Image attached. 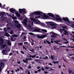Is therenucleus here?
I'll return each mask as SVG.
<instances>
[{
    "label": "nucleus",
    "mask_w": 74,
    "mask_h": 74,
    "mask_svg": "<svg viewBox=\"0 0 74 74\" xmlns=\"http://www.w3.org/2000/svg\"><path fill=\"white\" fill-rule=\"evenodd\" d=\"M12 53H10L9 54V56H11V55H12Z\"/></svg>",
    "instance_id": "obj_60"
},
{
    "label": "nucleus",
    "mask_w": 74,
    "mask_h": 74,
    "mask_svg": "<svg viewBox=\"0 0 74 74\" xmlns=\"http://www.w3.org/2000/svg\"><path fill=\"white\" fill-rule=\"evenodd\" d=\"M31 21H33L34 22H35L36 21V19H35V18H31Z\"/></svg>",
    "instance_id": "obj_28"
},
{
    "label": "nucleus",
    "mask_w": 74,
    "mask_h": 74,
    "mask_svg": "<svg viewBox=\"0 0 74 74\" xmlns=\"http://www.w3.org/2000/svg\"><path fill=\"white\" fill-rule=\"evenodd\" d=\"M8 44L9 45H11V43H10V41H9V40H8Z\"/></svg>",
    "instance_id": "obj_42"
},
{
    "label": "nucleus",
    "mask_w": 74,
    "mask_h": 74,
    "mask_svg": "<svg viewBox=\"0 0 74 74\" xmlns=\"http://www.w3.org/2000/svg\"><path fill=\"white\" fill-rule=\"evenodd\" d=\"M5 14V13L4 12H2L0 13V15H3V16H4Z\"/></svg>",
    "instance_id": "obj_20"
},
{
    "label": "nucleus",
    "mask_w": 74,
    "mask_h": 74,
    "mask_svg": "<svg viewBox=\"0 0 74 74\" xmlns=\"http://www.w3.org/2000/svg\"><path fill=\"white\" fill-rule=\"evenodd\" d=\"M64 43H65L66 44H69V42L68 41H67V42H64Z\"/></svg>",
    "instance_id": "obj_58"
},
{
    "label": "nucleus",
    "mask_w": 74,
    "mask_h": 74,
    "mask_svg": "<svg viewBox=\"0 0 74 74\" xmlns=\"http://www.w3.org/2000/svg\"><path fill=\"white\" fill-rule=\"evenodd\" d=\"M15 14L16 16H17V17H20L21 16V14L19 13L18 12H15Z\"/></svg>",
    "instance_id": "obj_12"
},
{
    "label": "nucleus",
    "mask_w": 74,
    "mask_h": 74,
    "mask_svg": "<svg viewBox=\"0 0 74 74\" xmlns=\"http://www.w3.org/2000/svg\"><path fill=\"white\" fill-rule=\"evenodd\" d=\"M15 26L16 27V28H17L18 29H19V31L21 30V24L19 23H18L17 24L15 25Z\"/></svg>",
    "instance_id": "obj_6"
},
{
    "label": "nucleus",
    "mask_w": 74,
    "mask_h": 74,
    "mask_svg": "<svg viewBox=\"0 0 74 74\" xmlns=\"http://www.w3.org/2000/svg\"><path fill=\"white\" fill-rule=\"evenodd\" d=\"M23 49H25V50H26V48L24 46H23Z\"/></svg>",
    "instance_id": "obj_61"
},
{
    "label": "nucleus",
    "mask_w": 74,
    "mask_h": 74,
    "mask_svg": "<svg viewBox=\"0 0 74 74\" xmlns=\"http://www.w3.org/2000/svg\"><path fill=\"white\" fill-rule=\"evenodd\" d=\"M43 59H44L45 60L48 59V56H45V58H43Z\"/></svg>",
    "instance_id": "obj_38"
},
{
    "label": "nucleus",
    "mask_w": 74,
    "mask_h": 74,
    "mask_svg": "<svg viewBox=\"0 0 74 74\" xmlns=\"http://www.w3.org/2000/svg\"><path fill=\"white\" fill-rule=\"evenodd\" d=\"M23 62H24V63H26V60H23Z\"/></svg>",
    "instance_id": "obj_56"
},
{
    "label": "nucleus",
    "mask_w": 74,
    "mask_h": 74,
    "mask_svg": "<svg viewBox=\"0 0 74 74\" xmlns=\"http://www.w3.org/2000/svg\"><path fill=\"white\" fill-rule=\"evenodd\" d=\"M69 55L70 56H73V55H74V54H69Z\"/></svg>",
    "instance_id": "obj_55"
},
{
    "label": "nucleus",
    "mask_w": 74,
    "mask_h": 74,
    "mask_svg": "<svg viewBox=\"0 0 74 74\" xmlns=\"http://www.w3.org/2000/svg\"><path fill=\"white\" fill-rule=\"evenodd\" d=\"M68 48H74V47H72L71 46H68Z\"/></svg>",
    "instance_id": "obj_49"
},
{
    "label": "nucleus",
    "mask_w": 74,
    "mask_h": 74,
    "mask_svg": "<svg viewBox=\"0 0 74 74\" xmlns=\"http://www.w3.org/2000/svg\"><path fill=\"white\" fill-rule=\"evenodd\" d=\"M44 73H45V74H48V72L47 71H44Z\"/></svg>",
    "instance_id": "obj_50"
},
{
    "label": "nucleus",
    "mask_w": 74,
    "mask_h": 74,
    "mask_svg": "<svg viewBox=\"0 0 74 74\" xmlns=\"http://www.w3.org/2000/svg\"><path fill=\"white\" fill-rule=\"evenodd\" d=\"M64 30H65V29L64 28V29H60V32L61 33H62V32H63V31H64Z\"/></svg>",
    "instance_id": "obj_24"
},
{
    "label": "nucleus",
    "mask_w": 74,
    "mask_h": 74,
    "mask_svg": "<svg viewBox=\"0 0 74 74\" xmlns=\"http://www.w3.org/2000/svg\"><path fill=\"white\" fill-rule=\"evenodd\" d=\"M50 34H53V35L51 36V37H56V36H58V34H56L55 33L52 32H50Z\"/></svg>",
    "instance_id": "obj_8"
},
{
    "label": "nucleus",
    "mask_w": 74,
    "mask_h": 74,
    "mask_svg": "<svg viewBox=\"0 0 74 74\" xmlns=\"http://www.w3.org/2000/svg\"><path fill=\"white\" fill-rule=\"evenodd\" d=\"M9 11L10 12H11L12 13H14V12H16V10L14 9V8H10L9 10Z\"/></svg>",
    "instance_id": "obj_11"
},
{
    "label": "nucleus",
    "mask_w": 74,
    "mask_h": 74,
    "mask_svg": "<svg viewBox=\"0 0 74 74\" xmlns=\"http://www.w3.org/2000/svg\"><path fill=\"white\" fill-rule=\"evenodd\" d=\"M50 67H48V66H45V69L46 70H48V69H49Z\"/></svg>",
    "instance_id": "obj_35"
},
{
    "label": "nucleus",
    "mask_w": 74,
    "mask_h": 74,
    "mask_svg": "<svg viewBox=\"0 0 74 74\" xmlns=\"http://www.w3.org/2000/svg\"><path fill=\"white\" fill-rule=\"evenodd\" d=\"M12 18L13 20H15V19L16 20V19H17V18L16 17H13Z\"/></svg>",
    "instance_id": "obj_36"
},
{
    "label": "nucleus",
    "mask_w": 74,
    "mask_h": 74,
    "mask_svg": "<svg viewBox=\"0 0 74 74\" xmlns=\"http://www.w3.org/2000/svg\"><path fill=\"white\" fill-rule=\"evenodd\" d=\"M64 31V35H69V34H68V32L67 31V30L65 29Z\"/></svg>",
    "instance_id": "obj_16"
},
{
    "label": "nucleus",
    "mask_w": 74,
    "mask_h": 74,
    "mask_svg": "<svg viewBox=\"0 0 74 74\" xmlns=\"http://www.w3.org/2000/svg\"><path fill=\"white\" fill-rule=\"evenodd\" d=\"M53 19V20H56V21H59L60 22H62V21L61 18H58L57 17H54Z\"/></svg>",
    "instance_id": "obj_7"
},
{
    "label": "nucleus",
    "mask_w": 74,
    "mask_h": 74,
    "mask_svg": "<svg viewBox=\"0 0 74 74\" xmlns=\"http://www.w3.org/2000/svg\"><path fill=\"white\" fill-rule=\"evenodd\" d=\"M32 15H37L42 16V14H44V13L39 11L35 12H34L32 13Z\"/></svg>",
    "instance_id": "obj_2"
},
{
    "label": "nucleus",
    "mask_w": 74,
    "mask_h": 74,
    "mask_svg": "<svg viewBox=\"0 0 74 74\" xmlns=\"http://www.w3.org/2000/svg\"><path fill=\"white\" fill-rule=\"evenodd\" d=\"M68 72L69 74H71V73H72L73 71H72L70 70V69L69 68H68Z\"/></svg>",
    "instance_id": "obj_23"
},
{
    "label": "nucleus",
    "mask_w": 74,
    "mask_h": 74,
    "mask_svg": "<svg viewBox=\"0 0 74 74\" xmlns=\"http://www.w3.org/2000/svg\"><path fill=\"white\" fill-rule=\"evenodd\" d=\"M5 19V18L3 16H1L0 18V21H3Z\"/></svg>",
    "instance_id": "obj_17"
},
{
    "label": "nucleus",
    "mask_w": 74,
    "mask_h": 74,
    "mask_svg": "<svg viewBox=\"0 0 74 74\" xmlns=\"http://www.w3.org/2000/svg\"><path fill=\"white\" fill-rule=\"evenodd\" d=\"M18 44L19 45H20V46H21V45H23V43L22 42L18 43Z\"/></svg>",
    "instance_id": "obj_40"
},
{
    "label": "nucleus",
    "mask_w": 74,
    "mask_h": 74,
    "mask_svg": "<svg viewBox=\"0 0 74 74\" xmlns=\"http://www.w3.org/2000/svg\"><path fill=\"white\" fill-rule=\"evenodd\" d=\"M13 31L12 30L10 32V34H12L13 33Z\"/></svg>",
    "instance_id": "obj_45"
},
{
    "label": "nucleus",
    "mask_w": 74,
    "mask_h": 74,
    "mask_svg": "<svg viewBox=\"0 0 74 74\" xmlns=\"http://www.w3.org/2000/svg\"><path fill=\"white\" fill-rule=\"evenodd\" d=\"M5 34L6 36L7 37H10V34H8V33L7 32H5Z\"/></svg>",
    "instance_id": "obj_26"
},
{
    "label": "nucleus",
    "mask_w": 74,
    "mask_h": 74,
    "mask_svg": "<svg viewBox=\"0 0 74 74\" xmlns=\"http://www.w3.org/2000/svg\"><path fill=\"white\" fill-rule=\"evenodd\" d=\"M1 62V61L0 60V62ZM4 63L2 62L0 63V67H3L4 66Z\"/></svg>",
    "instance_id": "obj_19"
},
{
    "label": "nucleus",
    "mask_w": 74,
    "mask_h": 74,
    "mask_svg": "<svg viewBox=\"0 0 74 74\" xmlns=\"http://www.w3.org/2000/svg\"><path fill=\"white\" fill-rule=\"evenodd\" d=\"M62 47H64V48H65V47H66V46H61L60 47H59V48H62Z\"/></svg>",
    "instance_id": "obj_51"
},
{
    "label": "nucleus",
    "mask_w": 74,
    "mask_h": 74,
    "mask_svg": "<svg viewBox=\"0 0 74 74\" xmlns=\"http://www.w3.org/2000/svg\"><path fill=\"white\" fill-rule=\"evenodd\" d=\"M29 50L31 52H33V53H34V51H34V49H32V50L30 49H29Z\"/></svg>",
    "instance_id": "obj_34"
},
{
    "label": "nucleus",
    "mask_w": 74,
    "mask_h": 74,
    "mask_svg": "<svg viewBox=\"0 0 74 74\" xmlns=\"http://www.w3.org/2000/svg\"><path fill=\"white\" fill-rule=\"evenodd\" d=\"M50 71H52V70H53V71H54V69H53L52 68H51L50 69Z\"/></svg>",
    "instance_id": "obj_53"
},
{
    "label": "nucleus",
    "mask_w": 74,
    "mask_h": 74,
    "mask_svg": "<svg viewBox=\"0 0 74 74\" xmlns=\"http://www.w3.org/2000/svg\"><path fill=\"white\" fill-rule=\"evenodd\" d=\"M31 68H32V66H31L30 65H29L28 69H31Z\"/></svg>",
    "instance_id": "obj_57"
},
{
    "label": "nucleus",
    "mask_w": 74,
    "mask_h": 74,
    "mask_svg": "<svg viewBox=\"0 0 74 74\" xmlns=\"http://www.w3.org/2000/svg\"><path fill=\"white\" fill-rule=\"evenodd\" d=\"M37 36L38 37V38L42 39L46 37V35H43L40 36L37 35Z\"/></svg>",
    "instance_id": "obj_10"
},
{
    "label": "nucleus",
    "mask_w": 74,
    "mask_h": 74,
    "mask_svg": "<svg viewBox=\"0 0 74 74\" xmlns=\"http://www.w3.org/2000/svg\"><path fill=\"white\" fill-rule=\"evenodd\" d=\"M53 57L52 56H51V59H52V60H53Z\"/></svg>",
    "instance_id": "obj_54"
},
{
    "label": "nucleus",
    "mask_w": 74,
    "mask_h": 74,
    "mask_svg": "<svg viewBox=\"0 0 74 74\" xmlns=\"http://www.w3.org/2000/svg\"><path fill=\"white\" fill-rule=\"evenodd\" d=\"M28 58H27L25 59V61H26V63H28Z\"/></svg>",
    "instance_id": "obj_39"
},
{
    "label": "nucleus",
    "mask_w": 74,
    "mask_h": 74,
    "mask_svg": "<svg viewBox=\"0 0 74 74\" xmlns=\"http://www.w3.org/2000/svg\"><path fill=\"white\" fill-rule=\"evenodd\" d=\"M12 36L13 37H18V35L16 34H14V35H12Z\"/></svg>",
    "instance_id": "obj_31"
},
{
    "label": "nucleus",
    "mask_w": 74,
    "mask_h": 74,
    "mask_svg": "<svg viewBox=\"0 0 74 74\" xmlns=\"http://www.w3.org/2000/svg\"><path fill=\"white\" fill-rule=\"evenodd\" d=\"M40 16H35V19H37V18H40Z\"/></svg>",
    "instance_id": "obj_47"
},
{
    "label": "nucleus",
    "mask_w": 74,
    "mask_h": 74,
    "mask_svg": "<svg viewBox=\"0 0 74 74\" xmlns=\"http://www.w3.org/2000/svg\"><path fill=\"white\" fill-rule=\"evenodd\" d=\"M18 10L19 11V12L20 13V14H22V12L24 14H26V11L25 9H19Z\"/></svg>",
    "instance_id": "obj_5"
},
{
    "label": "nucleus",
    "mask_w": 74,
    "mask_h": 74,
    "mask_svg": "<svg viewBox=\"0 0 74 74\" xmlns=\"http://www.w3.org/2000/svg\"><path fill=\"white\" fill-rule=\"evenodd\" d=\"M53 63L54 64H56V63H57V64H58V63H59V61H53Z\"/></svg>",
    "instance_id": "obj_29"
},
{
    "label": "nucleus",
    "mask_w": 74,
    "mask_h": 74,
    "mask_svg": "<svg viewBox=\"0 0 74 74\" xmlns=\"http://www.w3.org/2000/svg\"><path fill=\"white\" fill-rule=\"evenodd\" d=\"M3 30L5 32H7V29H6V28H3Z\"/></svg>",
    "instance_id": "obj_44"
},
{
    "label": "nucleus",
    "mask_w": 74,
    "mask_h": 74,
    "mask_svg": "<svg viewBox=\"0 0 74 74\" xmlns=\"http://www.w3.org/2000/svg\"><path fill=\"white\" fill-rule=\"evenodd\" d=\"M29 55L30 56L29 57L30 58H36V55L32 56V55H31L29 54Z\"/></svg>",
    "instance_id": "obj_21"
},
{
    "label": "nucleus",
    "mask_w": 74,
    "mask_h": 74,
    "mask_svg": "<svg viewBox=\"0 0 74 74\" xmlns=\"http://www.w3.org/2000/svg\"><path fill=\"white\" fill-rule=\"evenodd\" d=\"M40 25H41V26H44V25H45V24H44V23H42L41 22L40 23Z\"/></svg>",
    "instance_id": "obj_37"
},
{
    "label": "nucleus",
    "mask_w": 74,
    "mask_h": 74,
    "mask_svg": "<svg viewBox=\"0 0 74 74\" xmlns=\"http://www.w3.org/2000/svg\"><path fill=\"white\" fill-rule=\"evenodd\" d=\"M2 53L3 55H7V53H7V51L6 50H3L2 51Z\"/></svg>",
    "instance_id": "obj_15"
},
{
    "label": "nucleus",
    "mask_w": 74,
    "mask_h": 74,
    "mask_svg": "<svg viewBox=\"0 0 74 74\" xmlns=\"http://www.w3.org/2000/svg\"><path fill=\"white\" fill-rule=\"evenodd\" d=\"M19 69H21V70H23V69L20 66Z\"/></svg>",
    "instance_id": "obj_63"
},
{
    "label": "nucleus",
    "mask_w": 74,
    "mask_h": 74,
    "mask_svg": "<svg viewBox=\"0 0 74 74\" xmlns=\"http://www.w3.org/2000/svg\"><path fill=\"white\" fill-rule=\"evenodd\" d=\"M30 29H32V30H33L34 32H40V28L37 27H34L33 28H30Z\"/></svg>",
    "instance_id": "obj_3"
},
{
    "label": "nucleus",
    "mask_w": 74,
    "mask_h": 74,
    "mask_svg": "<svg viewBox=\"0 0 74 74\" xmlns=\"http://www.w3.org/2000/svg\"><path fill=\"white\" fill-rule=\"evenodd\" d=\"M21 52L22 54H25V53H24L23 51H21Z\"/></svg>",
    "instance_id": "obj_52"
},
{
    "label": "nucleus",
    "mask_w": 74,
    "mask_h": 74,
    "mask_svg": "<svg viewBox=\"0 0 74 74\" xmlns=\"http://www.w3.org/2000/svg\"><path fill=\"white\" fill-rule=\"evenodd\" d=\"M29 34H30V35H34V34L32 33H29Z\"/></svg>",
    "instance_id": "obj_46"
},
{
    "label": "nucleus",
    "mask_w": 74,
    "mask_h": 74,
    "mask_svg": "<svg viewBox=\"0 0 74 74\" xmlns=\"http://www.w3.org/2000/svg\"><path fill=\"white\" fill-rule=\"evenodd\" d=\"M62 27L63 28H64L63 29H65V28H66V27L64 26H63Z\"/></svg>",
    "instance_id": "obj_64"
},
{
    "label": "nucleus",
    "mask_w": 74,
    "mask_h": 74,
    "mask_svg": "<svg viewBox=\"0 0 74 74\" xmlns=\"http://www.w3.org/2000/svg\"><path fill=\"white\" fill-rule=\"evenodd\" d=\"M46 42H47V43L48 44H50V45L51 44V43L49 41L47 40H46Z\"/></svg>",
    "instance_id": "obj_33"
},
{
    "label": "nucleus",
    "mask_w": 74,
    "mask_h": 74,
    "mask_svg": "<svg viewBox=\"0 0 74 74\" xmlns=\"http://www.w3.org/2000/svg\"><path fill=\"white\" fill-rule=\"evenodd\" d=\"M54 42H55L57 44H59V45H60V44L59 43H58V42H57V41H54Z\"/></svg>",
    "instance_id": "obj_41"
},
{
    "label": "nucleus",
    "mask_w": 74,
    "mask_h": 74,
    "mask_svg": "<svg viewBox=\"0 0 74 74\" xmlns=\"http://www.w3.org/2000/svg\"><path fill=\"white\" fill-rule=\"evenodd\" d=\"M15 38H14L13 37H11V41H14L15 40H16Z\"/></svg>",
    "instance_id": "obj_27"
},
{
    "label": "nucleus",
    "mask_w": 74,
    "mask_h": 74,
    "mask_svg": "<svg viewBox=\"0 0 74 74\" xmlns=\"http://www.w3.org/2000/svg\"><path fill=\"white\" fill-rule=\"evenodd\" d=\"M67 22H68V23H74V22H71L69 21V20H68V21H67Z\"/></svg>",
    "instance_id": "obj_30"
},
{
    "label": "nucleus",
    "mask_w": 74,
    "mask_h": 74,
    "mask_svg": "<svg viewBox=\"0 0 74 74\" xmlns=\"http://www.w3.org/2000/svg\"><path fill=\"white\" fill-rule=\"evenodd\" d=\"M10 29H11V28L10 27H8L7 28V30L8 31H9V30H10Z\"/></svg>",
    "instance_id": "obj_48"
},
{
    "label": "nucleus",
    "mask_w": 74,
    "mask_h": 74,
    "mask_svg": "<svg viewBox=\"0 0 74 74\" xmlns=\"http://www.w3.org/2000/svg\"><path fill=\"white\" fill-rule=\"evenodd\" d=\"M41 30H42V32H44L45 33H47V30L45 29H42Z\"/></svg>",
    "instance_id": "obj_32"
},
{
    "label": "nucleus",
    "mask_w": 74,
    "mask_h": 74,
    "mask_svg": "<svg viewBox=\"0 0 74 74\" xmlns=\"http://www.w3.org/2000/svg\"><path fill=\"white\" fill-rule=\"evenodd\" d=\"M49 65H50L51 66H52L53 65L52 64H51V63H50L49 64Z\"/></svg>",
    "instance_id": "obj_62"
},
{
    "label": "nucleus",
    "mask_w": 74,
    "mask_h": 74,
    "mask_svg": "<svg viewBox=\"0 0 74 74\" xmlns=\"http://www.w3.org/2000/svg\"><path fill=\"white\" fill-rule=\"evenodd\" d=\"M40 22H41L39 20H36L35 21V23L38 25H40Z\"/></svg>",
    "instance_id": "obj_18"
},
{
    "label": "nucleus",
    "mask_w": 74,
    "mask_h": 74,
    "mask_svg": "<svg viewBox=\"0 0 74 74\" xmlns=\"http://www.w3.org/2000/svg\"><path fill=\"white\" fill-rule=\"evenodd\" d=\"M47 15L50 16H51V17H52V18H54V16H55V15L51 13H48L47 14Z\"/></svg>",
    "instance_id": "obj_13"
},
{
    "label": "nucleus",
    "mask_w": 74,
    "mask_h": 74,
    "mask_svg": "<svg viewBox=\"0 0 74 74\" xmlns=\"http://www.w3.org/2000/svg\"><path fill=\"white\" fill-rule=\"evenodd\" d=\"M24 44H28V42H25L24 43Z\"/></svg>",
    "instance_id": "obj_59"
},
{
    "label": "nucleus",
    "mask_w": 74,
    "mask_h": 74,
    "mask_svg": "<svg viewBox=\"0 0 74 74\" xmlns=\"http://www.w3.org/2000/svg\"><path fill=\"white\" fill-rule=\"evenodd\" d=\"M62 39L64 41H67V39H66L65 38H62Z\"/></svg>",
    "instance_id": "obj_43"
},
{
    "label": "nucleus",
    "mask_w": 74,
    "mask_h": 74,
    "mask_svg": "<svg viewBox=\"0 0 74 74\" xmlns=\"http://www.w3.org/2000/svg\"><path fill=\"white\" fill-rule=\"evenodd\" d=\"M24 24H27V18H25L24 19Z\"/></svg>",
    "instance_id": "obj_22"
},
{
    "label": "nucleus",
    "mask_w": 74,
    "mask_h": 74,
    "mask_svg": "<svg viewBox=\"0 0 74 74\" xmlns=\"http://www.w3.org/2000/svg\"><path fill=\"white\" fill-rule=\"evenodd\" d=\"M14 25H16V24H18V23H19V22L16 20L14 21Z\"/></svg>",
    "instance_id": "obj_25"
},
{
    "label": "nucleus",
    "mask_w": 74,
    "mask_h": 74,
    "mask_svg": "<svg viewBox=\"0 0 74 74\" xmlns=\"http://www.w3.org/2000/svg\"><path fill=\"white\" fill-rule=\"evenodd\" d=\"M42 17L43 19H49L50 18L48 16L46 15V14H44L42 16Z\"/></svg>",
    "instance_id": "obj_4"
},
{
    "label": "nucleus",
    "mask_w": 74,
    "mask_h": 74,
    "mask_svg": "<svg viewBox=\"0 0 74 74\" xmlns=\"http://www.w3.org/2000/svg\"><path fill=\"white\" fill-rule=\"evenodd\" d=\"M63 21L64 22H66V21L67 22L69 20V18H68L67 17H63Z\"/></svg>",
    "instance_id": "obj_14"
},
{
    "label": "nucleus",
    "mask_w": 74,
    "mask_h": 74,
    "mask_svg": "<svg viewBox=\"0 0 74 74\" xmlns=\"http://www.w3.org/2000/svg\"><path fill=\"white\" fill-rule=\"evenodd\" d=\"M50 25L52 26V29H56V25H57V24L55 23H53L52 24H51Z\"/></svg>",
    "instance_id": "obj_9"
},
{
    "label": "nucleus",
    "mask_w": 74,
    "mask_h": 74,
    "mask_svg": "<svg viewBox=\"0 0 74 74\" xmlns=\"http://www.w3.org/2000/svg\"><path fill=\"white\" fill-rule=\"evenodd\" d=\"M4 39L0 37V45L3 49L4 48L7 46L6 44H4Z\"/></svg>",
    "instance_id": "obj_1"
}]
</instances>
